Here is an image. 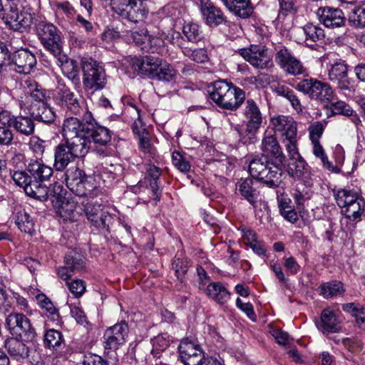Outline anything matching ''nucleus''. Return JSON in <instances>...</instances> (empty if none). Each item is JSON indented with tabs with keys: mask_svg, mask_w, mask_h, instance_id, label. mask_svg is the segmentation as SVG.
<instances>
[{
	"mask_svg": "<svg viewBox=\"0 0 365 365\" xmlns=\"http://www.w3.org/2000/svg\"><path fill=\"white\" fill-rule=\"evenodd\" d=\"M63 342L62 334L55 329H49L44 336V344L49 348H57Z\"/></svg>",
	"mask_w": 365,
	"mask_h": 365,
	"instance_id": "nucleus-47",
	"label": "nucleus"
},
{
	"mask_svg": "<svg viewBox=\"0 0 365 365\" xmlns=\"http://www.w3.org/2000/svg\"><path fill=\"white\" fill-rule=\"evenodd\" d=\"M66 285L69 291L77 298L80 297L86 291L85 283L81 279H74L71 282H67Z\"/></svg>",
	"mask_w": 365,
	"mask_h": 365,
	"instance_id": "nucleus-63",
	"label": "nucleus"
},
{
	"mask_svg": "<svg viewBox=\"0 0 365 365\" xmlns=\"http://www.w3.org/2000/svg\"><path fill=\"white\" fill-rule=\"evenodd\" d=\"M36 58L33 53L24 48V76L26 74L34 73V77L37 76L36 73ZM26 79L31 80L29 77L24 78V81Z\"/></svg>",
	"mask_w": 365,
	"mask_h": 365,
	"instance_id": "nucleus-51",
	"label": "nucleus"
},
{
	"mask_svg": "<svg viewBox=\"0 0 365 365\" xmlns=\"http://www.w3.org/2000/svg\"><path fill=\"white\" fill-rule=\"evenodd\" d=\"M295 88L320 103H329L334 99V91L330 85L316 78H304L296 85Z\"/></svg>",
	"mask_w": 365,
	"mask_h": 365,
	"instance_id": "nucleus-7",
	"label": "nucleus"
},
{
	"mask_svg": "<svg viewBox=\"0 0 365 365\" xmlns=\"http://www.w3.org/2000/svg\"><path fill=\"white\" fill-rule=\"evenodd\" d=\"M349 23L356 28H365V4L357 6L352 9L349 16Z\"/></svg>",
	"mask_w": 365,
	"mask_h": 365,
	"instance_id": "nucleus-45",
	"label": "nucleus"
},
{
	"mask_svg": "<svg viewBox=\"0 0 365 365\" xmlns=\"http://www.w3.org/2000/svg\"><path fill=\"white\" fill-rule=\"evenodd\" d=\"M86 176L84 171L76 166L69 168L65 173V180L67 187L72 192H80L81 183Z\"/></svg>",
	"mask_w": 365,
	"mask_h": 365,
	"instance_id": "nucleus-28",
	"label": "nucleus"
},
{
	"mask_svg": "<svg viewBox=\"0 0 365 365\" xmlns=\"http://www.w3.org/2000/svg\"><path fill=\"white\" fill-rule=\"evenodd\" d=\"M6 323L11 336L5 341V347L11 356L19 359L23 352V314H10L6 318Z\"/></svg>",
	"mask_w": 365,
	"mask_h": 365,
	"instance_id": "nucleus-8",
	"label": "nucleus"
},
{
	"mask_svg": "<svg viewBox=\"0 0 365 365\" xmlns=\"http://www.w3.org/2000/svg\"><path fill=\"white\" fill-rule=\"evenodd\" d=\"M224 6L235 16L247 19L253 13L254 7L250 0H220Z\"/></svg>",
	"mask_w": 365,
	"mask_h": 365,
	"instance_id": "nucleus-23",
	"label": "nucleus"
},
{
	"mask_svg": "<svg viewBox=\"0 0 365 365\" xmlns=\"http://www.w3.org/2000/svg\"><path fill=\"white\" fill-rule=\"evenodd\" d=\"M188 264L189 262L187 259H183L177 256H175L172 263V267L173 269L175 270V275L178 277V279H180V281L182 280L185 274L187 272L189 267Z\"/></svg>",
	"mask_w": 365,
	"mask_h": 365,
	"instance_id": "nucleus-54",
	"label": "nucleus"
},
{
	"mask_svg": "<svg viewBox=\"0 0 365 365\" xmlns=\"http://www.w3.org/2000/svg\"><path fill=\"white\" fill-rule=\"evenodd\" d=\"M128 332V325L123 321L108 328L103 336L104 348L112 350L118 349L120 346L125 343Z\"/></svg>",
	"mask_w": 365,
	"mask_h": 365,
	"instance_id": "nucleus-13",
	"label": "nucleus"
},
{
	"mask_svg": "<svg viewBox=\"0 0 365 365\" xmlns=\"http://www.w3.org/2000/svg\"><path fill=\"white\" fill-rule=\"evenodd\" d=\"M111 220V216L108 211L103 210L98 215L91 217L88 220L98 230L106 229Z\"/></svg>",
	"mask_w": 365,
	"mask_h": 365,
	"instance_id": "nucleus-52",
	"label": "nucleus"
},
{
	"mask_svg": "<svg viewBox=\"0 0 365 365\" xmlns=\"http://www.w3.org/2000/svg\"><path fill=\"white\" fill-rule=\"evenodd\" d=\"M76 156L71 153V149L66 143H61L56 147L54 154V167L56 170L61 171L72 162Z\"/></svg>",
	"mask_w": 365,
	"mask_h": 365,
	"instance_id": "nucleus-27",
	"label": "nucleus"
},
{
	"mask_svg": "<svg viewBox=\"0 0 365 365\" xmlns=\"http://www.w3.org/2000/svg\"><path fill=\"white\" fill-rule=\"evenodd\" d=\"M133 41L138 46H140L142 49L148 48L147 42L149 40L148 30L145 29H140L135 30L131 33Z\"/></svg>",
	"mask_w": 365,
	"mask_h": 365,
	"instance_id": "nucleus-57",
	"label": "nucleus"
},
{
	"mask_svg": "<svg viewBox=\"0 0 365 365\" xmlns=\"http://www.w3.org/2000/svg\"><path fill=\"white\" fill-rule=\"evenodd\" d=\"M134 133L138 135L139 147L145 154L153 155L154 148L151 146L149 133L143 128L133 127Z\"/></svg>",
	"mask_w": 365,
	"mask_h": 365,
	"instance_id": "nucleus-42",
	"label": "nucleus"
},
{
	"mask_svg": "<svg viewBox=\"0 0 365 365\" xmlns=\"http://www.w3.org/2000/svg\"><path fill=\"white\" fill-rule=\"evenodd\" d=\"M184 55L190 60L198 63H205L208 59L207 51L205 48H185L182 51Z\"/></svg>",
	"mask_w": 365,
	"mask_h": 365,
	"instance_id": "nucleus-50",
	"label": "nucleus"
},
{
	"mask_svg": "<svg viewBox=\"0 0 365 365\" xmlns=\"http://www.w3.org/2000/svg\"><path fill=\"white\" fill-rule=\"evenodd\" d=\"M303 32L306 36L305 41L314 43L322 39L324 37V30L318 25L313 24H307L302 28ZM308 44V43H307Z\"/></svg>",
	"mask_w": 365,
	"mask_h": 365,
	"instance_id": "nucleus-46",
	"label": "nucleus"
},
{
	"mask_svg": "<svg viewBox=\"0 0 365 365\" xmlns=\"http://www.w3.org/2000/svg\"><path fill=\"white\" fill-rule=\"evenodd\" d=\"M81 190H82L81 193L74 192L78 196L93 199L94 197L98 196L100 193V189L93 185V179L91 176L86 175L81 183Z\"/></svg>",
	"mask_w": 365,
	"mask_h": 365,
	"instance_id": "nucleus-44",
	"label": "nucleus"
},
{
	"mask_svg": "<svg viewBox=\"0 0 365 365\" xmlns=\"http://www.w3.org/2000/svg\"><path fill=\"white\" fill-rule=\"evenodd\" d=\"M273 91L279 96L287 99L294 110L298 113H302L303 106H302L299 99L295 95L293 90L288 86L282 84H277L273 88Z\"/></svg>",
	"mask_w": 365,
	"mask_h": 365,
	"instance_id": "nucleus-32",
	"label": "nucleus"
},
{
	"mask_svg": "<svg viewBox=\"0 0 365 365\" xmlns=\"http://www.w3.org/2000/svg\"><path fill=\"white\" fill-rule=\"evenodd\" d=\"M237 53L256 68L264 69L273 66L272 56L264 46L252 44L239 49Z\"/></svg>",
	"mask_w": 365,
	"mask_h": 365,
	"instance_id": "nucleus-11",
	"label": "nucleus"
},
{
	"mask_svg": "<svg viewBox=\"0 0 365 365\" xmlns=\"http://www.w3.org/2000/svg\"><path fill=\"white\" fill-rule=\"evenodd\" d=\"M83 84L93 91L102 90L107 83V76L101 63L91 58L81 59Z\"/></svg>",
	"mask_w": 365,
	"mask_h": 365,
	"instance_id": "nucleus-6",
	"label": "nucleus"
},
{
	"mask_svg": "<svg viewBox=\"0 0 365 365\" xmlns=\"http://www.w3.org/2000/svg\"><path fill=\"white\" fill-rule=\"evenodd\" d=\"M162 62L163 60L159 58L145 56L132 58L130 63L132 68L135 71L154 80L157 76L156 71L161 66Z\"/></svg>",
	"mask_w": 365,
	"mask_h": 365,
	"instance_id": "nucleus-17",
	"label": "nucleus"
},
{
	"mask_svg": "<svg viewBox=\"0 0 365 365\" xmlns=\"http://www.w3.org/2000/svg\"><path fill=\"white\" fill-rule=\"evenodd\" d=\"M345 290L344 284L337 280L323 283L319 287L320 295L323 296L325 299L341 296L344 293Z\"/></svg>",
	"mask_w": 365,
	"mask_h": 365,
	"instance_id": "nucleus-33",
	"label": "nucleus"
},
{
	"mask_svg": "<svg viewBox=\"0 0 365 365\" xmlns=\"http://www.w3.org/2000/svg\"><path fill=\"white\" fill-rule=\"evenodd\" d=\"M252 179L247 178L240 183L238 190L252 205L255 206L259 192L253 187Z\"/></svg>",
	"mask_w": 365,
	"mask_h": 365,
	"instance_id": "nucleus-37",
	"label": "nucleus"
},
{
	"mask_svg": "<svg viewBox=\"0 0 365 365\" xmlns=\"http://www.w3.org/2000/svg\"><path fill=\"white\" fill-rule=\"evenodd\" d=\"M285 147L289 160L301 156L297 148V138L296 137L289 138L285 142H282Z\"/></svg>",
	"mask_w": 365,
	"mask_h": 365,
	"instance_id": "nucleus-64",
	"label": "nucleus"
},
{
	"mask_svg": "<svg viewBox=\"0 0 365 365\" xmlns=\"http://www.w3.org/2000/svg\"><path fill=\"white\" fill-rule=\"evenodd\" d=\"M271 124L274 131L281 135L282 142L297 135V123L291 116L280 115L273 117L271 118Z\"/></svg>",
	"mask_w": 365,
	"mask_h": 365,
	"instance_id": "nucleus-18",
	"label": "nucleus"
},
{
	"mask_svg": "<svg viewBox=\"0 0 365 365\" xmlns=\"http://www.w3.org/2000/svg\"><path fill=\"white\" fill-rule=\"evenodd\" d=\"M57 58L58 65L61 67V71L65 76L71 80L74 84L80 83L79 71L77 62L75 60L68 58L66 56H54Z\"/></svg>",
	"mask_w": 365,
	"mask_h": 365,
	"instance_id": "nucleus-25",
	"label": "nucleus"
},
{
	"mask_svg": "<svg viewBox=\"0 0 365 365\" xmlns=\"http://www.w3.org/2000/svg\"><path fill=\"white\" fill-rule=\"evenodd\" d=\"M335 200L339 207L343 210L349 205L356 202L358 199L362 197L359 196L356 192L348 189H341L335 194Z\"/></svg>",
	"mask_w": 365,
	"mask_h": 365,
	"instance_id": "nucleus-38",
	"label": "nucleus"
},
{
	"mask_svg": "<svg viewBox=\"0 0 365 365\" xmlns=\"http://www.w3.org/2000/svg\"><path fill=\"white\" fill-rule=\"evenodd\" d=\"M148 48H145L151 53H160L164 48L165 42L161 36L150 35L149 40L147 42Z\"/></svg>",
	"mask_w": 365,
	"mask_h": 365,
	"instance_id": "nucleus-58",
	"label": "nucleus"
},
{
	"mask_svg": "<svg viewBox=\"0 0 365 365\" xmlns=\"http://www.w3.org/2000/svg\"><path fill=\"white\" fill-rule=\"evenodd\" d=\"M85 267L83 255L76 250L69 251L65 256V266L58 269V275L63 280H68L74 272L82 271Z\"/></svg>",
	"mask_w": 365,
	"mask_h": 365,
	"instance_id": "nucleus-16",
	"label": "nucleus"
},
{
	"mask_svg": "<svg viewBox=\"0 0 365 365\" xmlns=\"http://www.w3.org/2000/svg\"><path fill=\"white\" fill-rule=\"evenodd\" d=\"M161 74H157L154 80L163 81L168 83L175 82L177 78V71L167 62L163 63V68H160Z\"/></svg>",
	"mask_w": 365,
	"mask_h": 365,
	"instance_id": "nucleus-49",
	"label": "nucleus"
},
{
	"mask_svg": "<svg viewBox=\"0 0 365 365\" xmlns=\"http://www.w3.org/2000/svg\"><path fill=\"white\" fill-rule=\"evenodd\" d=\"M93 120L92 119V128H90L88 138H91L96 144L106 145L111 140L110 130L103 126L94 123Z\"/></svg>",
	"mask_w": 365,
	"mask_h": 365,
	"instance_id": "nucleus-34",
	"label": "nucleus"
},
{
	"mask_svg": "<svg viewBox=\"0 0 365 365\" xmlns=\"http://www.w3.org/2000/svg\"><path fill=\"white\" fill-rule=\"evenodd\" d=\"M111 10L122 19L138 24L144 21L149 14L143 0H110Z\"/></svg>",
	"mask_w": 365,
	"mask_h": 365,
	"instance_id": "nucleus-5",
	"label": "nucleus"
},
{
	"mask_svg": "<svg viewBox=\"0 0 365 365\" xmlns=\"http://www.w3.org/2000/svg\"><path fill=\"white\" fill-rule=\"evenodd\" d=\"M249 173L253 179L269 187H277L282 182L283 171L277 162L264 155H255L249 163Z\"/></svg>",
	"mask_w": 365,
	"mask_h": 365,
	"instance_id": "nucleus-2",
	"label": "nucleus"
},
{
	"mask_svg": "<svg viewBox=\"0 0 365 365\" xmlns=\"http://www.w3.org/2000/svg\"><path fill=\"white\" fill-rule=\"evenodd\" d=\"M331 109L334 114H341L346 116H352L354 112L349 105L341 101L332 103Z\"/></svg>",
	"mask_w": 365,
	"mask_h": 365,
	"instance_id": "nucleus-60",
	"label": "nucleus"
},
{
	"mask_svg": "<svg viewBox=\"0 0 365 365\" xmlns=\"http://www.w3.org/2000/svg\"><path fill=\"white\" fill-rule=\"evenodd\" d=\"M36 299L38 301V304L42 309H45L47 312H48L53 319L55 317H58V311L54 307L53 303L51 300L46 297L44 294H38L36 297Z\"/></svg>",
	"mask_w": 365,
	"mask_h": 365,
	"instance_id": "nucleus-59",
	"label": "nucleus"
},
{
	"mask_svg": "<svg viewBox=\"0 0 365 365\" xmlns=\"http://www.w3.org/2000/svg\"><path fill=\"white\" fill-rule=\"evenodd\" d=\"M89 116L83 120H80L76 117H68L63 120L62 125V135L63 140L71 139L74 137L86 135L92 128V116Z\"/></svg>",
	"mask_w": 365,
	"mask_h": 365,
	"instance_id": "nucleus-12",
	"label": "nucleus"
},
{
	"mask_svg": "<svg viewBox=\"0 0 365 365\" xmlns=\"http://www.w3.org/2000/svg\"><path fill=\"white\" fill-rule=\"evenodd\" d=\"M41 182L31 179L28 180L24 175V193L31 198L42 202L47 200L48 189Z\"/></svg>",
	"mask_w": 365,
	"mask_h": 365,
	"instance_id": "nucleus-26",
	"label": "nucleus"
},
{
	"mask_svg": "<svg viewBox=\"0 0 365 365\" xmlns=\"http://www.w3.org/2000/svg\"><path fill=\"white\" fill-rule=\"evenodd\" d=\"M76 98L74 93L67 88L63 87L60 88L58 91L57 98L59 101L58 103L62 106L66 107L69 105V103L73 102Z\"/></svg>",
	"mask_w": 365,
	"mask_h": 365,
	"instance_id": "nucleus-61",
	"label": "nucleus"
},
{
	"mask_svg": "<svg viewBox=\"0 0 365 365\" xmlns=\"http://www.w3.org/2000/svg\"><path fill=\"white\" fill-rule=\"evenodd\" d=\"M338 319L334 312L329 309H324L321 314V321L318 328L324 333H334L338 331Z\"/></svg>",
	"mask_w": 365,
	"mask_h": 365,
	"instance_id": "nucleus-30",
	"label": "nucleus"
},
{
	"mask_svg": "<svg viewBox=\"0 0 365 365\" xmlns=\"http://www.w3.org/2000/svg\"><path fill=\"white\" fill-rule=\"evenodd\" d=\"M27 145L28 149L26 150L27 157L34 154L36 158H38L44 151L43 141L37 136L31 137Z\"/></svg>",
	"mask_w": 365,
	"mask_h": 365,
	"instance_id": "nucleus-48",
	"label": "nucleus"
},
{
	"mask_svg": "<svg viewBox=\"0 0 365 365\" xmlns=\"http://www.w3.org/2000/svg\"><path fill=\"white\" fill-rule=\"evenodd\" d=\"M81 203L84 207V212L88 220L104 210L103 206L97 201L93 202V200L86 199L83 200Z\"/></svg>",
	"mask_w": 365,
	"mask_h": 365,
	"instance_id": "nucleus-53",
	"label": "nucleus"
},
{
	"mask_svg": "<svg viewBox=\"0 0 365 365\" xmlns=\"http://www.w3.org/2000/svg\"><path fill=\"white\" fill-rule=\"evenodd\" d=\"M24 96V107L31 118L47 123L54 121L55 113L44 103L46 91L35 80L25 81Z\"/></svg>",
	"mask_w": 365,
	"mask_h": 365,
	"instance_id": "nucleus-1",
	"label": "nucleus"
},
{
	"mask_svg": "<svg viewBox=\"0 0 365 365\" xmlns=\"http://www.w3.org/2000/svg\"><path fill=\"white\" fill-rule=\"evenodd\" d=\"M161 175L160 169L153 165H148L146 168L145 179H150V187L153 192L154 200L158 201L160 197L159 192L158 178Z\"/></svg>",
	"mask_w": 365,
	"mask_h": 365,
	"instance_id": "nucleus-35",
	"label": "nucleus"
},
{
	"mask_svg": "<svg viewBox=\"0 0 365 365\" xmlns=\"http://www.w3.org/2000/svg\"><path fill=\"white\" fill-rule=\"evenodd\" d=\"M210 96L220 107L230 110H237L245 100V91L225 80L215 81Z\"/></svg>",
	"mask_w": 365,
	"mask_h": 365,
	"instance_id": "nucleus-3",
	"label": "nucleus"
},
{
	"mask_svg": "<svg viewBox=\"0 0 365 365\" xmlns=\"http://www.w3.org/2000/svg\"><path fill=\"white\" fill-rule=\"evenodd\" d=\"M206 294L218 304L226 303L230 297L228 290L221 282L210 283L205 289Z\"/></svg>",
	"mask_w": 365,
	"mask_h": 365,
	"instance_id": "nucleus-29",
	"label": "nucleus"
},
{
	"mask_svg": "<svg viewBox=\"0 0 365 365\" xmlns=\"http://www.w3.org/2000/svg\"><path fill=\"white\" fill-rule=\"evenodd\" d=\"M22 12L19 11L17 5L14 3L10 6V10L4 19L5 23L11 29L16 31H19L22 27L23 18L21 17Z\"/></svg>",
	"mask_w": 365,
	"mask_h": 365,
	"instance_id": "nucleus-39",
	"label": "nucleus"
},
{
	"mask_svg": "<svg viewBox=\"0 0 365 365\" xmlns=\"http://www.w3.org/2000/svg\"><path fill=\"white\" fill-rule=\"evenodd\" d=\"M123 174V168L120 164L105 163L102 165L101 177L103 181L110 182L120 178Z\"/></svg>",
	"mask_w": 365,
	"mask_h": 365,
	"instance_id": "nucleus-41",
	"label": "nucleus"
},
{
	"mask_svg": "<svg viewBox=\"0 0 365 365\" xmlns=\"http://www.w3.org/2000/svg\"><path fill=\"white\" fill-rule=\"evenodd\" d=\"M36 31L44 48L53 56L61 53L59 31L52 24L41 21L38 24Z\"/></svg>",
	"mask_w": 365,
	"mask_h": 365,
	"instance_id": "nucleus-10",
	"label": "nucleus"
},
{
	"mask_svg": "<svg viewBox=\"0 0 365 365\" xmlns=\"http://www.w3.org/2000/svg\"><path fill=\"white\" fill-rule=\"evenodd\" d=\"M317 14L319 20L327 28H338L345 23V16L341 9L331 6L320 7Z\"/></svg>",
	"mask_w": 365,
	"mask_h": 365,
	"instance_id": "nucleus-19",
	"label": "nucleus"
},
{
	"mask_svg": "<svg viewBox=\"0 0 365 365\" xmlns=\"http://www.w3.org/2000/svg\"><path fill=\"white\" fill-rule=\"evenodd\" d=\"M309 135L312 143L319 142L324 131V126L319 121L312 123L309 127Z\"/></svg>",
	"mask_w": 365,
	"mask_h": 365,
	"instance_id": "nucleus-62",
	"label": "nucleus"
},
{
	"mask_svg": "<svg viewBox=\"0 0 365 365\" xmlns=\"http://www.w3.org/2000/svg\"><path fill=\"white\" fill-rule=\"evenodd\" d=\"M183 34L187 39L192 43L200 41L203 38V33L201 27L196 23L185 22L182 29Z\"/></svg>",
	"mask_w": 365,
	"mask_h": 365,
	"instance_id": "nucleus-43",
	"label": "nucleus"
},
{
	"mask_svg": "<svg viewBox=\"0 0 365 365\" xmlns=\"http://www.w3.org/2000/svg\"><path fill=\"white\" fill-rule=\"evenodd\" d=\"M287 172L289 175L297 178H308L309 166L302 156L289 160Z\"/></svg>",
	"mask_w": 365,
	"mask_h": 365,
	"instance_id": "nucleus-31",
	"label": "nucleus"
},
{
	"mask_svg": "<svg viewBox=\"0 0 365 365\" xmlns=\"http://www.w3.org/2000/svg\"><path fill=\"white\" fill-rule=\"evenodd\" d=\"M260 150L262 153L258 155H264L272 160L274 159L280 163H282L285 160L282 149L274 135H264L261 142Z\"/></svg>",
	"mask_w": 365,
	"mask_h": 365,
	"instance_id": "nucleus-20",
	"label": "nucleus"
},
{
	"mask_svg": "<svg viewBox=\"0 0 365 365\" xmlns=\"http://www.w3.org/2000/svg\"><path fill=\"white\" fill-rule=\"evenodd\" d=\"M274 61L286 74L297 76L307 73L303 63L284 46L275 47Z\"/></svg>",
	"mask_w": 365,
	"mask_h": 365,
	"instance_id": "nucleus-9",
	"label": "nucleus"
},
{
	"mask_svg": "<svg viewBox=\"0 0 365 365\" xmlns=\"http://www.w3.org/2000/svg\"><path fill=\"white\" fill-rule=\"evenodd\" d=\"M341 212L350 220L359 222L365 212V200L363 197L341 210Z\"/></svg>",
	"mask_w": 365,
	"mask_h": 365,
	"instance_id": "nucleus-36",
	"label": "nucleus"
},
{
	"mask_svg": "<svg viewBox=\"0 0 365 365\" xmlns=\"http://www.w3.org/2000/svg\"><path fill=\"white\" fill-rule=\"evenodd\" d=\"M329 79L337 84L341 91H354V81L348 77V66L344 61L331 65L328 73Z\"/></svg>",
	"mask_w": 365,
	"mask_h": 365,
	"instance_id": "nucleus-15",
	"label": "nucleus"
},
{
	"mask_svg": "<svg viewBox=\"0 0 365 365\" xmlns=\"http://www.w3.org/2000/svg\"><path fill=\"white\" fill-rule=\"evenodd\" d=\"M180 357L185 365H202L204 352L200 346L188 339H182L178 346Z\"/></svg>",
	"mask_w": 365,
	"mask_h": 365,
	"instance_id": "nucleus-14",
	"label": "nucleus"
},
{
	"mask_svg": "<svg viewBox=\"0 0 365 365\" xmlns=\"http://www.w3.org/2000/svg\"><path fill=\"white\" fill-rule=\"evenodd\" d=\"M53 174V169L39 161L38 158L31 159L24 170L26 178L34 180L43 181L48 180Z\"/></svg>",
	"mask_w": 365,
	"mask_h": 365,
	"instance_id": "nucleus-22",
	"label": "nucleus"
},
{
	"mask_svg": "<svg viewBox=\"0 0 365 365\" xmlns=\"http://www.w3.org/2000/svg\"><path fill=\"white\" fill-rule=\"evenodd\" d=\"M243 115L246 128L241 130L235 128L237 131L240 141L244 145L253 144L257 141L256 133L258 132L262 123V115L257 103L252 99H247L245 102Z\"/></svg>",
	"mask_w": 365,
	"mask_h": 365,
	"instance_id": "nucleus-4",
	"label": "nucleus"
},
{
	"mask_svg": "<svg viewBox=\"0 0 365 365\" xmlns=\"http://www.w3.org/2000/svg\"><path fill=\"white\" fill-rule=\"evenodd\" d=\"M313 145V153L314 155L319 158L326 168L329 170H334V166L331 162L329 161L328 158L325 153V151L320 144L319 142L312 143Z\"/></svg>",
	"mask_w": 365,
	"mask_h": 365,
	"instance_id": "nucleus-55",
	"label": "nucleus"
},
{
	"mask_svg": "<svg viewBox=\"0 0 365 365\" xmlns=\"http://www.w3.org/2000/svg\"><path fill=\"white\" fill-rule=\"evenodd\" d=\"M200 10L205 23L211 27L227 22L222 11L210 0H201Z\"/></svg>",
	"mask_w": 365,
	"mask_h": 365,
	"instance_id": "nucleus-21",
	"label": "nucleus"
},
{
	"mask_svg": "<svg viewBox=\"0 0 365 365\" xmlns=\"http://www.w3.org/2000/svg\"><path fill=\"white\" fill-rule=\"evenodd\" d=\"M63 140L67 147L71 149V153L74 154L76 158L85 157L91 148V141L88 138V134Z\"/></svg>",
	"mask_w": 365,
	"mask_h": 365,
	"instance_id": "nucleus-24",
	"label": "nucleus"
},
{
	"mask_svg": "<svg viewBox=\"0 0 365 365\" xmlns=\"http://www.w3.org/2000/svg\"><path fill=\"white\" fill-rule=\"evenodd\" d=\"M152 343L153 349L151 351V354H153L154 357H159L158 354L165 351L169 346V341L162 335L155 337L152 340Z\"/></svg>",
	"mask_w": 365,
	"mask_h": 365,
	"instance_id": "nucleus-56",
	"label": "nucleus"
},
{
	"mask_svg": "<svg viewBox=\"0 0 365 365\" xmlns=\"http://www.w3.org/2000/svg\"><path fill=\"white\" fill-rule=\"evenodd\" d=\"M279 9L276 21L282 23L285 18L293 16L297 11V0H277Z\"/></svg>",
	"mask_w": 365,
	"mask_h": 365,
	"instance_id": "nucleus-40",
	"label": "nucleus"
}]
</instances>
